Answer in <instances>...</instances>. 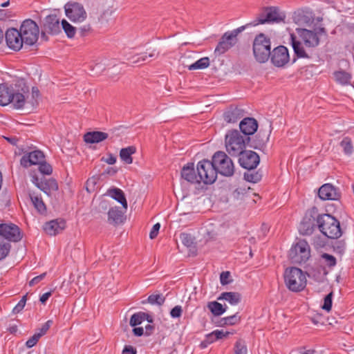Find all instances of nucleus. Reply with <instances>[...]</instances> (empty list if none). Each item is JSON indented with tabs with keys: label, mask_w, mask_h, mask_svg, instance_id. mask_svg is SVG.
<instances>
[{
	"label": "nucleus",
	"mask_w": 354,
	"mask_h": 354,
	"mask_svg": "<svg viewBox=\"0 0 354 354\" xmlns=\"http://www.w3.org/2000/svg\"><path fill=\"white\" fill-rule=\"evenodd\" d=\"M244 179L250 183H257L259 182L262 178V174L259 171L248 170L244 173Z\"/></svg>",
	"instance_id": "58836bf2"
},
{
	"label": "nucleus",
	"mask_w": 354,
	"mask_h": 354,
	"mask_svg": "<svg viewBox=\"0 0 354 354\" xmlns=\"http://www.w3.org/2000/svg\"><path fill=\"white\" fill-rule=\"evenodd\" d=\"M286 15L280 12L278 8L270 6L263 8L259 13L257 18L250 23L240 26L232 31L225 32L218 43L214 53L220 55L224 54L238 41L237 36L246 28L256 26L259 24L280 23L284 21Z\"/></svg>",
	"instance_id": "f257e3e1"
},
{
	"label": "nucleus",
	"mask_w": 354,
	"mask_h": 354,
	"mask_svg": "<svg viewBox=\"0 0 354 354\" xmlns=\"http://www.w3.org/2000/svg\"><path fill=\"white\" fill-rule=\"evenodd\" d=\"M36 180V186L48 196L50 195L52 192H56L59 189L58 183L54 178L41 180L40 182L37 178Z\"/></svg>",
	"instance_id": "cd10ccee"
},
{
	"label": "nucleus",
	"mask_w": 354,
	"mask_h": 354,
	"mask_svg": "<svg viewBox=\"0 0 354 354\" xmlns=\"http://www.w3.org/2000/svg\"><path fill=\"white\" fill-rule=\"evenodd\" d=\"M30 198L35 208L39 214H44L46 213V206L40 196L32 193L30 194Z\"/></svg>",
	"instance_id": "f704fd0d"
},
{
	"label": "nucleus",
	"mask_w": 354,
	"mask_h": 354,
	"mask_svg": "<svg viewBox=\"0 0 354 354\" xmlns=\"http://www.w3.org/2000/svg\"><path fill=\"white\" fill-rule=\"evenodd\" d=\"M196 171L201 183L205 185H211L216 180L218 173L212 161L206 159L199 161L196 165Z\"/></svg>",
	"instance_id": "9d476101"
},
{
	"label": "nucleus",
	"mask_w": 354,
	"mask_h": 354,
	"mask_svg": "<svg viewBox=\"0 0 354 354\" xmlns=\"http://www.w3.org/2000/svg\"><path fill=\"white\" fill-rule=\"evenodd\" d=\"M239 128L245 137H249L257 131L258 122L253 118H245L241 121Z\"/></svg>",
	"instance_id": "b1692460"
},
{
	"label": "nucleus",
	"mask_w": 354,
	"mask_h": 354,
	"mask_svg": "<svg viewBox=\"0 0 354 354\" xmlns=\"http://www.w3.org/2000/svg\"><path fill=\"white\" fill-rule=\"evenodd\" d=\"M183 313V309L180 306H176L170 311V315L172 318H179Z\"/></svg>",
	"instance_id": "bf43d9fd"
},
{
	"label": "nucleus",
	"mask_w": 354,
	"mask_h": 354,
	"mask_svg": "<svg viewBox=\"0 0 354 354\" xmlns=\"http://www.w3.org/2000/svg\"><path fill=\"white\" fill-rule=\"evenodd\" d=\"M66 227V221L62 218L46 222L44 225V230L50 236H55L61 233Z\"/></svg>",
	"instance_id": "412c9836"
},
{
	"label": "nucleus",
	"mask_w": 354,
	"mask_h": 354,
	"mask_svg": "<svg viewBox=\"0 0 354 354\" xmlns=\"http://www.w3.org/2000/svg\"><path fill=\"white\" fill-rule=\"evenodd\" d=\"M318 229L328 239H337L342 234L339 221L329 214H319L317 218Z\"/></svg>",
	"instance_id": "20e7f679"
},
{
	"label": "nucleus",
	"mask_w": 354,
	"mask_h": 354,
	"mask_svg": "<svg viewBox=\"0 0 354 354\" xmlns=\"http://www.w3.org/2000/svg\"><path fill=\"white\" fill-rule=\"evenodd\" d=\"M107 214L108 223L113 225H118L123 223L125 220L124 213L119 207H111L109 209Z\"/></svg>",
	"instance_id": "393cba45"
},
{
	"label": "nucleus",
	"mask_w": 354,
	"mask_h": 354,
	"mask_svg": "<svg viewBox=\"0 0 354 354\" xmlns=\"http://www.w3.org/2000/svg\"><path fill=\"white\" fill-rule=\"evenodd\" d=\"M39 171L43 174L50 175L52 174L53 168L44 159V161L39 165Z\"/></svg>",
	"instance_id": "3c124183"
},
{
	"label": "nucleus",
	"mask_w": 354,
	"mask_h": 354,
	"mask_svg": "<svg viewBox=\"0 0 354 354\" xmlns=\"http://www.w3.org/2000/svg\"><path fill=\"white\" fill-rule=\"evenodd\" d=\"M64 8L66 17L73 22H82L87 17L83 5L78 2H68Z\"/></svg>",
	"instance_id": "ddd939ff"
},
{
	"label": "nucleus",
	"mask_w": 354,
	"mask_h": 354,
	"mask_svg": "<svg viewBox=\"0 0 354 354\" xmlns=\"http://www.w3.org/2000/svg\"><path fill=\"white\" fill-rule=\"evenodd\" d=\"M321 258L323 261V263L327 266L329 268H333L337 264L336 258L331 254L323 253L321 255Z\"/></svg>",
	"instance_id": "37998d69"
},
{
	"label": "nucleus",
	"mask_w": 354,
	"mask_h": 354,
	"mask_svg": "<svg viewBox=\"0 0 354 354\" xmlns=\"http://www.w3.org/2000/svg\"><path fill=\"white\" fill-rule=\"evenodd\" d=\"M160 228V224L159 223H157L155 225H153L149 233V237L151 239H153L158 236Z\"/></svg>",
	"instance_id": "680f3d73"
},
{
	"label": "nucleus",
	"mask_w": 354,
	"mask_h": 354,
	"mask_svg": "<svg viewBox=\"0 0 354 354\" xmlns=\"http://www.w3.org/2000/svg\"><path fill=\"white\" fill-rule=\"evenodd\" d=\"M62 27L68 38H73L76 33V28L69 24L66 19L62 20Z\"/></svg>",
	"instance_id": "79ce46f5"
},
{
	"label": "nucleus",
	"mask_w": 354,
	"mask_h": 354,
	"mask_svg": "<svg viewBox=\"0 0 354 354\" xmlns=\"http://www.w3.org/2000/svg\"><path fill=\"white\" fill-rule=\"evenodd\" d=\"M44 159L45 156L41 151L35 150L24 154L21 157L20 162L24 167H28L34 165H39Z\"/></svg>",
	"instance_id": "aec40b11"
},
{
	"label": "nucleus",
	"mask_w": 354,
	"mask_h": 354,
	"mask_svg": "<svg viewBox=\"0 0 354 354\" xmlns=\"http://www.w3.org/2000/svg\"><path fill=\"white\" fill-rule=\"evenodd\" d=\"M107 194L114 200L120 203L123 208H124L125 209H127V201L126 199L124 193L122 189L118 187H112L107 190Z\"/></svg>",
	"instance_id": "7c9ffc66"
},
{
	"label": "nucleus",
	"mask_w": 354,
	"mask_h": 354,
	"mask_svg": "<svg viewBox=\"0 0 354 354\" xmlns=\"http://www.w3.org/2000/svg\"><path fill=\"white\" fill-rule=\"evenodd\" d=\"M239 156L240 166L247 170H254L260 162L259 156L251 150H243Z\"/></svg>",
	"instance_id": "2eb2a0df"
},
{
	"label": "nucleus",
	"mask_w": 354,
	"mask_h": 354,
	"mask_svg": "<svg viewBox=\"0 0 354 354\" xmlns=\"http://www.w3.org/2000/svg\"><path fill=\"white\" fill-rule=\"evenodd\" d=\"M295 31L299 39L294 33L290 35V43L295 56L297 58H311V55L308 54V50L317 47L320 44V38L317 37V34L314 30L297 28Z\"/></svg>",
	"instance_id": "f03ea898"
},
{
	"label": "nucleus",
	"mask_w": 354,
	"mask_h": 354,
	"mask_svg": "<svg viewBox=\"0 0 354 354\" xmlns=\"http://www.w3.org/2000/svg\"><path fill=\"white\" fill-rule=\"evenodd\" d=\"M271 63L276 67H283L290 61L288 48L279 46L273 49L270 56Z\"/></svg>",
	"instance_id": "dca6fc26"
},
{
	"label": "nucleus",
	"mask_w": 354,
	"mask_h": 354,
	"mask_svg": "<svg viewBox=\"0 0 354 354\" xmlns=\"http://www.w3.org/2000/svg\"><path fill=\"white\" fill-rule=\"evenodd\" d=\"M318 195L322 200L337 201L340 199L342 194L339 188L332 184L326 183L319 189Z\"/></svg>",
	"instance_id": "a211bd4d"
},
{
	"label": "nucleus",
	"mask_w": 354,
	"mask_h": 354,
	"mask_svg": "<svg viewBox=\"0 0 354 354\" xmlns=\"http://www.w3.org/2000/svg\"><path fill=\"white\" fill-rule=\"evenodd\" d=\"M250 142V137L244 138L236 129L229 130L225 136L226 150L232 156H238Z\"/></svg>",
	"instance_id": "423d86ee"
},
{
	"label": "nucleus",
	"mask_w": 354,
	"mask_h": 354,
	"mask_svg": "<svg viewBox=\"0 0 354 354\" xmlns=\"http://www.w3.org/2000/svg\"><path fill=\"white\" fill-rule=\"evenodd\" d=\"M137 351L132 346H125L123 351L122 354H136Z\"/></svg>",
	"instance_id": "774afa93"
},
{
	"label": "nucleus",
	"mask_w": 354,
	"mask_h": 354,
	"mask_svg": "<svg viewBox=\"0 0 354 354\" xmlns=\"http://www.w3.org/2000/svg\"><path fill=\"white\" fill-rule=\"evenodd\" d=\"M53 324L52 320H48L46 322H45L41 327L39 329L38 333H35L37 335H39V337L45 335L47 331L49 330L50 327Z\"/></svg>",
	"instance_id": "6e6d98bb"
},
{
	"label": "nucleus",
	"mask_w": 354,
	"mask_h": 354,
	"mask_svg": "<svg viewBox=\"0 0 354 354\" xmlns=\"http://www.w3.org/2000/svg\"><path fill=\"white\" fill-rule=\"evenodd\" d=\"M109 137L107 133L93 131L86 133L84 135V141L86 143L95 144L105 140Z\"/></svg>",
	"instance_id": "c85d7f7f"
},
{
	"label": "nucleus",
	"mask_w": 354,
	"mask_h": 354,
	"mask_svg": "<svg viewBox=\"0 0 354 354\" xmlns=\"http://www.w3.org/2000/svg\"><path fill=\"white\" fill-rule=\"evenodd\" d=\"M46 273L44 272V273L34 277L33 279H32L30 281L29 286H32L37 284L38 283H39L41 280H43L46 277Z\"/></svg>",
	"instance_id": "e2e57ef3"
},
{
	"label": "nucleus",
	"mask_w": 354,
	"mask_h": 354,
	"mask_svg": "<svg viewBox=\"0 0 354 354\" xmlns=\"http://www.w3.org/2000/svg\"><path fill=\"white\" fill-rule=\"evenodd\" d=\"M146 316L144 312H139L132 315L130 319L129 324L135 327L140 325L144 321V317Z\"/></svg>",
	"instance_id": "49530a36"
},
{
	"label": "nucleus",
	"mask_w": 354,
	"mask_h": 354,
	"mask_svg": "<svg viewBox=\"0 0 354 354\" xmlns=\"http://www.w3.org/2000/svg\"><path fill=\"white\" fill-rule=\"evenodd\" d=\"M180 175L181 178L188 183L192 184L201 183L198 174L194 169V164L193 162H189L183 166L180 171Z\"/></svg>",
	"instance_id": "4be33fe9"
},
{
	"label": "nucleus",
	"mask_w": 354,
	"mask_h": 354,
	"mask_svg": "<svg viewBox=\"0 0 354 354\" xmlns=\"http://www.w3.org/2000/svg\"><path fill=\"white\" fill-rule=\"evenodd\" d=\"M41 27L49 35H58L61 32L60 19L56 14H50L45 17Z\"/></svg>",
	"instance_id": "6ab92c4d"
},
{
	"label": "nucleus",
	"mask_w": 354,
	"mask_h": 354,
	"mask_svg": "<svg viewBox=\"0 0 354 354\" xmlns=\"http://www.w3.org/2000/svg\"><path fill=\"white\" fill-rule=\"evenodd\" d=\"M165 297H163L161 294H152L147 298V302L152 305L156 304L158 306H162L165 303Z\"/></svg>",
	"instance_id": "a18cd8bd"
},
{
	"label": "nucleus",
	"mask_w": 354,
	"mask_h": 354,
	"mask_svg": "<svg viewBox=\"0 0 354 354\" xmlns=\"http://www.w3.org/2000/svg\"><path fill=\"white\" fill-rule=\"evenodd\" d=\"M218 300H225L231 305H236L241 302V295L237 292H224L218 297Z\"/></svg>",
	"instance_id": "72a5a7b5"
},
{
	"label": "nucleus",
	"mask_w": 354,
	"mask_h": 354,
	"mask_svg": "<svg viewBox=\"0 0 354 354\" xmlns=\"http://www.w3.org/2000/svg\"><path fill=\"white\" fill-rule=\"evenodd\" d=\"M26 93H28V87L25 84H23V86H21V84L10 86L0 84V105L6 106L11 103L15 109H22L26 103Z\"/></svg>",
	"instance_id": "7ed1b4c3"
},
{
	"label": "nucleus",
	"mask_w": 354,
	"mask_h": 354,
	"mask_svg": "<svg viewBox=\"0 0 354 354\" xmlns=\"http://www.w3.org/2000/svg\"><path fill=\"white\" fill-rule=\"evenodd\" d=\"M313 20L312 13L306 12L303 10L295 12L293 15V21L299 25H308L312 24Z\"/></svg>",
	"instance_id": "2f4dec72"
},
{
	"label": "nucleus",
	"mask_w": 354,
	"mask_h": 354,
	"mask_svg": "<svg viewBox=\"0 0 354 354\" xmlns=\"http://www.w3.org/2000/svg\"><path fill=\"white\" fill-rule=\"evenodd\" d=\"M288 257L295 264L305 263L310 257V248L305 240H299L290 248Z\"/></svg>",
	"instance_id": "6e6552de"
},
{
	"label": "nucleus",
	"mask_w": 354,
	"mask_h": 354,
	"mask_svg": "<svg viewBox=\"0 0 354 354\" xmlns=\"http://www.w3.org/2000/svg\"><path fill=\"white\" fill-rule=\"evenodd\" d=\"M319 214L316 207H313L306 212L299 227L301 234L310 235L313 233L315 227H318L317 218Z\"/></svg>",
	"instance_id": "f8f14e48"
},
{
	"label": "nucleus",
	"mask_w": 354,
	"mask_h": 354,
	"mask_svg": "<svg viewBox=\"0 0 354 354\" xmlns=\"http://www.w3.org/2000/svg\"><path fill=\"white\" fill-rule=\"evenodd\" d=\"M5 38L8 46L14 50H19L24 44L19 31L16 28L8 29Z\"/></svg>",
	"instance_id": "f3484780"
},
{
	"label": "nucleus",
	"mask_w": 354,
	"mask_h": 354,
	"mask_svg": "<svg viewBox=\"0 0 354 354\" xmlns=\"http://www.w3.org/2000/svg\"><path fill=\"white\" fill-rule=\"evenodd\" d=\"M241 322V316L239 315V313L228 316L226 317L218 319L217 321L214 322L216 326L223 327L225 326H233L239 324Z\"/></svg>",
	"instance_id": "473e14b6"
},
{
	"label": "nucleus",
	"mask_w": 354,
	"mask_h": 354,
	"mask_svg": "<svg viewBox=\"0 0 354 354\" xmlns=\"http://www.w3.org/2000/svg\"><path fill=\"white\" fill-rule=\"evenodd\" d=\"M340 146L343 148L344 152L347 155H351L353 153V145L351 139L348 137H345L340 142Z\"/></svg>",
	"instance_id": "c03bdc74"
},
{
	"label": "nucleus",
	"mask_w": 354,
	"mask_h": 354,
	"mask_svg": "<svg viewBox=\"0 0 354 354\" xmlns=\"http://www.w3.org/2000/svg\"><path fill=\"white\" fill-rule=\"evenodd\" d=\"M269 140V134L260 131L250 142H248L250 147L263 151L266 148V144Z\"/></svg>",
	"instance_id": "bb28decb"
},
{
	"label": "nucleus",
	"mask_w": 354,
	"mask_h": 354,
	"mask_svg": "<svg viewBox=\"0 0 354 354\" xmlns=\"http://www.w3.org/2000/svg\"><path fill=\"white\" fill-rule=\"evenodd\" d=\"M328 272L324 266H315L307 272L309 278L313 279L316 282H322L324 281Z\"/></svg>",
	"instance_id": "c756f323"
},
{
	"label": "nucleus",
	"mask_w": 354,
	"mask_h": 354,
	"mask_svg": "<svg viewBox=\"0 0 354 354\" xmlns=\"http://www.w3.org/2000/svg\"><path fill=\"white\" fill-rule=\"evenodd\" d=\"M213 332V334L215 338L218 340L227 337L230 334H233L232 332L224 331L223 330H215Z\"/></svg>",
	"instance_id": "4d7b16f0"
},
{
	"label": "nucleus",
	"mask_w": 354,
	"mask_h": 354,
	"mask_svg": "<svg viewBox=\"0 0 354 354\" xmlns=\"http://www.w3.org/2000/svg\"><path fill=\"white\" fill-rule=\"evenodd\" d=\"M245 111L239 106H231L223 114L224 120L227 123H234L243 117Z\"/></svg>",
	"instance_id": "a878e982"
},
{
	"label": "nucleus",
	"mask_w": 354,
	"mask_h": 354,
	"mask_svg": "<svg viewBox=\"0 0 354 354\" xmlns=\"http://www.w3.org/2000/svg\"><path fill=\"white\" fill-rule=\"evenodd\" d=\"M333 248L337 253L342 254L346 249V243L344 241H337L333 243Z\"/></svg>",
	"instance_id": "603ef678"
},
{
	"label": "nucleus",
	"mask_w": 354,
	"mask_h": 354,
	"mask_svg": "<svg viewBox=\"0 0 354 354\" xmlns=\"http://www.w3.org/2000/svg\"><path fill=\"white\" fill-rule=\"evenodd\" d=\"M91 30L90 25H85L79 28V33L81 37L86 36Z\"/></svg>",
	"instance_id": "69168bd1"
},
{
	"label": "nucleus",
	"mask_w": 354,
	"mask_h": 354,
	"mask_svg": "<svg viewBox=\"0 0 354 354\" xmlns=\"http://www.w3.org/2000/svg\"><path fill=\"white\" fill-rule=\"evenodd\" d=\"M136 151V148L134 146L122 148L120 151V157L126 164H131L133 162V158L131 156L135 153Z\"/></svg>",
	"instance_id": "c9c22d12"
},
{
	"label": "nucleus",
	"mask_w": 354,
	"mask_h": 354,
	"mask_svg": "<svg viewBox=\"0 0 354 354\" xmlns=\"http://www.w3.org/2000/svg\"><path fill=\"white\" fill-rule=\"evenodd\" d=\"M212 161L217 173L224 176H232L234 174V163L225 152L221 151L216 152Z\"/></svg>",
	"instance_id": "1a4fd4ad"
},
{
	"label": "nucleus",
	"mask_w": 354,
	"mask_h": 354,
	"mask_svg": "<svg viewBox=\"0 0 354 354\" xmlns=\"http://www.w3.org/2000/svg\"><path fill=\"white\" fill-rule=\"evenodd\" d=\"M26 300H27V294L26 295L23 296L22 298L21 299V300L15 306V308L12 310V313L15 314H17L19 312H21L25 306Z\"/></svg>",
	"instance_id": "5fc2aeb1"
},
{
	"label": "nucleus",
	"mask_w": 354,
	"mask_h": 354,
	"mask_svg": "<svg viewBox=\"0 0 354 354\" xmlns=\"http://www.w3.org/2000/svg\"><path fill=\"white\" fill-rule=\"evenodd\" d=\"M149 52H145L131 56L128 59L133 64L142 65L147 62L148 58L155 59L158 58L159 52L156 49L148 50Z\"/></svg>",
	"instance_id": "5701e85b"
},
{
	"label": "nucleus",
	"mask_w": 354,
	"mask_h": 354,
	"mask_svg": "<svg viewBox=\"0 0 354 354\" xmlns=\"http://www.w3.org/2000/svg\"><path fill=\"white\" fill-rule=\"evenodd\" d=\"M101 161L105 162L109 165H113L116 162V157L109 153L107 158L102 157Z\"/></svg>",
	"instance_id": "338daca9"
},
{
	"label": "nucleus",
	"mask_w": 354,
	"mask_h": 354,
	"mask_svg": "<svg viewBox=\"0 0 354 354\" xmlns=\"http://www.w3.org/2000/svg\"><path fill=\"white\" fill-rule=\"evenodd\" d=\"M40 339L39 335L35 333L28 341L26 342V346L28 348L33 347Z\"/></svg>",
	"instance_id": "052dcab7"
},
{
	"label": "nucleus",
	"mask_w": 354,
	"mask_h": 354,
	"mask_svg": "<svg viewBox=\"0 0 354 354\" xmlns=\"http://www.w3.org/2000/svg\"><path fill=\"white\" fill-rule=\"evenodd\" d=\"M0 236L8 241L19 242L22 239L23 233L17 225L5 223L0 224Z\"/></svg>",
	"instance_id": "4468645a"
},
{
	"label": "nucleus",
	"mask_w": 354,
	"mask_h": 354,
	"mask_svg": "<svg viewBox=\"0 0 354 354\" xmlns=\"http://www.w3.org/2000/svg\"><path fill=\"white\" fill-rule=\"evenodd\" d=\"M209 63L210 62H209V57H204L199 59L198 60H197L196 62H195L194 63L191 64L190 66H189L188 68L191 71L196 70V69H204V68H207L209 66Z\"/></svg>",
	"instance_id": "ea45409f"
},
{
	"label": "nucleus",
	"mask_w": 354,
	"mask_h": 354,
	"mask_svg": "<svg viewBox=\"0 0 354 354\" xmlns=\"http://www.w3.org/2000/svg\"><path fill=\"white\" fill-rule=\"evenodd\" d=\"M19 31L25 45L32 46L37 42L39 29L37 24L33 20L30 19L24 20Z\"/></svg>",
	"instance_id": "9b49d317"
},
{
	"label": "nucleus",
	"mask_w": 354,
	"mask_h": 354,
	"mask_svg": "<svg viewBox=\"0 0 354 354\" xmlns=\"http://www.w3.org/2000/svg\"><path fill=\"white\" fill-rule=\"evenodd\" d=\"M283 277L286 287L292 292H301L306 286V274L298 268L291 267L286 268Z\"/></svg>",
	"instance_id": "39448f33"
},
{
	"label": "nucleus",
	"mask_w": 354,
	"mask_h": 354,
	"mask_svg": "<svg viewBox=\"0 0 354 354\" xmlns=\"http://www.w3.org/2000/svg\"><path fill=\"white\" fill-rule=\"evenodd\" d=\"M246 194L247 189L245 187H239L233 192L232 196L234 199L241 200Z\"/></svg>",
	"instance_id": "864d4df0"
},
{
	"label": "nucleus",
	"mask_w": 354,
	"mask_h": 354,
	"mask_svg": "<svg viewBox=\"0 0 354 354\" xmlns=\"http://www.w3.org/2000/svg\"><path fill=\"white\" fill-rule=\"evenodd\" d=\"M180 239L182 243L187 248L192 247L194 244V238L188 233H181Z\"/></svg>",
	"instance_id": "09e8293b"
},
{
	"label": "nucleus",
	"mask_w": 354,
	"mask_h": 354,
	"mask_svg": "<svg viewBox=\"0 0 354 354\" xmlns=\"http://www.w3.org/2000/svg\"><path fill=\"white\" fill-rule=\"evenodd\" d=\"M230 272L229 271L222 272L220 274V281L222 285H227L230 283L231 280H229Z\"/></svg>",
	"instance_id": "13d9d810"
},
{
	"label": "nucleus",
	"mask_w": 354,
	"mask_h": 354,
	"mask_svg": "<svg viewBox=\"0 0 354 354\" xmlns=\"http://www.w3.org/2000/svg\"><path fill=\"white\" fill-rule=\"evenodd\" d=\"M270 39L263 33L257 35L253 41V53L256 60L259 63L266 62L271 53Z\"/></svg>",
	"instance_id": "0eeeda50"
},
{
	"label": "nucleus",
	"mask_w": 354,
	"mask_h": 354,
	"mask_svg": "<svg viewBox=\"0 0 354 354\" xmlns=\"http://www.w3.org/2000/svg\"><path fill=\"white\" fill-rule=\"evenodd\" d=\"M11 248L10 243L6 241L0 236V261L5 259L9 254Z\"/></svg>",
	"instance_id": "a19ab883"
},
{
	"label": "nucleus",
	"mask_w": 354,
	"mask_h": 354,
	"mask_svg": "<svg viewBox=\"0 0 354 354\" xmlns=\"http://www.w3.org/2000/svg\"><path fill=\"white\" fill-rule=\"evenodd\" d=\"M234 354H247L248 349L243 339H238L234 345Z\"/></svg>",
	"instance_id": "de8ad7c7"
},
{
	"label": "nucleus",
	"mask_w": 354,
	"mask_h": 354,
	"mask_svg": "<svg viewBox=\"0 0 354 354\" xmlns=\"http://www.w3.org/2000/svg\"><path fill=\"white\" fill-rule=\"evenodd\" d=\"M335 80L342 85H348L352 79L351 73L344 71H335L333 73Z\"/></svg>",
	"instance_id": "e433bc0d"
},
{
	"label": "nucleus",
	"mask_w": 354,
	"mask_h": 354,
	"mask_svg": "<svg viewBox=\"0 0 354 354\" xmlns=\"http://www.w3.org/2000/svg\"><path fill=\"white\" fill-rule=\"evenodd\" d=\"M12 12L8 10H2L0 9V20L1 21H5L7 19L11 17Z\"/></svg>",
	"instance_id": "0e129e2a"
},
{
	"label": "nucleus",
	"mask_w": 354,
	"mask_h": 354,
	"mask_svg": "<svg viewBox=\"0 0 354 354\" xmlns=\"http://www.w3.org/2000/svg\"><path fill=\"white\" fill-rule=\"evenodd\" d=\"M207 308L214 316H220L226 311L227 307L216 301H210L207 304Z\"/></svg>",
	"instance_id": "4c0bfd02"
},
{
	"label": "nucleus",
	"mask_w": 354,
	"mask_h": 354,
	"mask_svg": "<svg viewBox=\"0 0 354 354\" xmlns=\"http://www.w3.org/2000/svg\"><path fill=\"white\" fill-rule=\"evenodd\" d=\"M333 292H330L324 298V304L322 308L327 312H330L332 308Z\"/></svg>",
	"instance_id": "8fccbe9b"
}]
</instances>
